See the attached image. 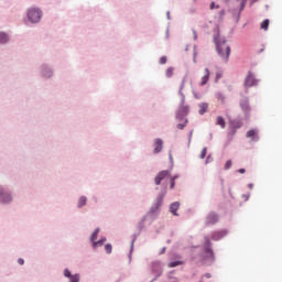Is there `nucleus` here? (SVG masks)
<instances>
[{
	"label": "nucleus",
	"instance_id": "f257e3e1",
	"mask_svg": "<svg viewBox=\"0 0 282 282\" xmlns=\"http://www.w3.org/2000/svg\"><path fill=\"white\" fill-rule=\"evenodd\" d=\"M204 248L200 249V245H192L189 247V258L191 262L195 264H202L203 267H212L216 262L215 251L213 250V242L208 236L204 237Z\"/></svg>",
	"mask_w": 282,
	"mask_h": 282
},
{
	"label": "nucleus",
	"instance_id": "aec40b11",
	"mask_svg": "<svg viewBox=\"0 0 282 282\" xmlns=\"http://www.w3.org/2000/svg\"><path fill=\"white\" fill-rule=\"evenodd\" d=\"M87 202H88L87 196H85V195L79 196V198L77 200V205H76L77 209H82L85 206H87Z\"/></svg>",
	"mask_w": 282,
	"mask_h": 282
},
{
	"label": "nucleus",
	"instance_id": "dca6fc26",
	"mask_svg": "<svg viewBox=\"0 0 282 282\" xmlns=\"http://www.w3.org/2000/svg\"><path fill=\"white\" fill-rule=\"evenodd\" d=\"M180 207L181 203L178 200L171 203L169 208L170 214H172L174 217H180V214L177 213Z\"/></svg>",
	"mask_w": 282,
	"mask_h": 282
},
{
	"label": "nucleus",
	"instance_id": "e2e57ef3",
	"mask_svg": "<svg viewBox=\"0 0 282 282\" xmlns=\"http://www.w3.org/2000/svg\"><path fill=\"white\" fill-rule=\"evenodd\" d=\"M194 40L196 41L198 39L197 32L193 29Z\"/></svg>",
	"mask_w": 282,
	"mask_h": 282
},
{
	"label": "nucleus",
	"instance_id": "f8f14e48",
	"mask_svg": "<svg viewBox=\"0 0 282 282\" xmlns=\"http://www.w3.org/2000/svg\"><path fill=\"white\" fill-rule=\"evenodd\" d=\"M171 176V171L170 170H162V171H160L158 174H156V176H155V178H154V182H155V185L156 186H162V182L165 180V178H167V177H170Z\"/></svg>",
	"mask_w": 282,
	"mask_h": 282
},
{
	"label": "nucleus",
	"instance_id": "ddd939ff",
	"mask_svg": "<svg viewBox=\"0 0 282 282\" xmlns=\"http://www.w3.org/2000/svg\"><path fill=\"white\" fill-rule=\"evenodd\" d=\"M246 138L251 139L252 142H258L260 140L258 128H251L246 132Z\"/></svg>",
	"mask_w": 282,
	"mask_h": 282
},
{
	"label": "nucleus",
	"instance_id": "f03ea898",
	"mask_svg": "<svg viewBox=\"0 0 282 282\" xmlns=\"http://www.w3.org/2000/svg\"><path fill=\"white\" fill-rule=\"evenodd\" d=\"M167 187H169L167 182H163L161 187L159 186L155 187V191H160V193L156 199L154 200V203L152 204V206H150V210H148V216H150V219H152L153 221H155L161 214L160 208L162 207L164 203V198L167 195Z\"/></svg>",
	"mask_w": 282,
	"mask_h": 282
},
{
	"label": "nucleus",
	"instance_id": "9b49d317",
	"mask_svg": "<svg viewBox=\"0 0 282 282\" xmlns=\"http://www.w3.org/2000/svg\"><path fill=\"white\" fill-rule=\"evenodd\" d=\"M63 276L65 279H68V282H80V273H72V271L68 268H65L63 271Z\"/></svg>",
	"mask_w": 282,
	"mask_h": 282
},
{
	"label": "nucleus",
	"instance_id": "c756f323",
	"mask_svg": "<svg viewBox=\"0 0 282 282\" xmlns=\"http://www.w3.org/2000/svg\"><path fill=\"white\" fill-rule=\"evenodd\" d=\"M240 15H241L240 11L237 12L236 9L232 10V18L235 19L236 23L239 22Z\"/></svg>",
	"mask_w": 282,
	"mask_h": 282
},
{
	"label": "nucleus",
	"instance_id": "79ce46f5",
	"mask_svg": "<svg viewBox=\"0 0 282 282\" xmlns=\"http://www.w3.org/2000/svg\"><path fill=\"white\" fill-rule=\"evenodd\" d=\"M209 8H210V10H214V9H219L220 6L216 4L215 1H212Z\"/></svg>",
	"mask_w": 282,
	"mask_h": 282
},
{
	"label": "nucleus",
	"instance_id": "c03bdc74",
	"mask_svg": "<svg viewBox=\"0 0 282 282\" xmlns=\"http://www.w3.org/2000/svg\"><path fill=\"white\" fill-rule=\"evenodd\" d=\"M169 160H170V163H171V169H173V166H174V159H173L172 152L169 153Z\"/></svg>",
	"mask_w": 282,
	"mask_h": 282
},
{
	"label": "nucleus",
	"instance_id": "f704fd0d",
	"mask_svg": "<svg viewBox=\"0 0 282 282\" xmlns=\"http://www.w3.org/2000/svg\"><path fill=\"white\" fill-rule=\"evenodd\" d=\"M144 228H145V224L144 223L139 221V224H137V230L139 231V234H142Z\"/></svg>",
	"mask_w": 282,
	"mask_h": 282
},
{
	"label": "nucleus",
	"instance_id": "603ef678",
	"mask_svg": "<svg viewBox=\"0 0 282 282\" xmlns=\"http://www.w3.org/2000/svg\"><path fill=\"white\" fill-rule=\"evenodd\" d=\"M175 181H174V178H171V181H170V188L173 191L174 188H175Z\"/></svg>",
	"mask_w": 282,
	"mask_h": 282
},
{
	"label": "nucleus",
	"instance_id": "4468645a",
	"mask_svg": "<svg viewBox=\"0 0 282 282\" xmlns=\"http://www.w3.org/2000/svg\"><path fill=\"white\" fill-rule=\"evenodd\" d=\"M228 235V230L227 229H223V230H216L212 234V240L213 241H220L223 240L226 236Z\"/></svg>",
	"mask_w": 282,
	"mask_h": 282
},
{
	"label": "nucleus",
	"instance_id": "cd10ccee",
	"mask_svg": "<svg viewBox=\"0 0 282 282\" xmlns=\"http://www.w3.org/2000/svg\"><path fill=\"white\" fill-rule=\"evenodd\" d=\"M141 236V232H134L132 234V241H130V246H132V248H134V243L138 240V238Z\"/></svg>",
	"mask_w": 282,
	"mask_h": 282
},
{
	"label": "nucleus",
	"instance_id": "a18cd8bd",
	"mask_svg": "<svg viewBox=\"0 0 282 282\" xmlns=\"http://www.w3.org/2000/svg\"><path fill=\"white\" fill-rule=\"evenodd\" d=\"M161 65H165L167 63V56H162L159 62Z\"/></svg>",
	"mask_w": 282,
	"mask_h": 282
},
{
	"label": "nucleus",
	"instance_id": "6e6552de",
	"mask_svg": "<svg viewBox=\"0 0 282 282\" xmlns=\"http://www.w3.org/2000/svg\"><path fill=\"white\" fill-rule=\"evenodd\" d=\"M40 76L44 79H51L54 76V68L46 63L40 66Z\"/></svg>",
	"mask_w": 282,
	"mask_h": 282
},
{
	"label": "nucleus",
	"instance_id": "6e6d98bb",
	"mask_svg": "<svg viewBox=\"0 0 282 282\" xmlns=\"http://www.w3.org/2000/svg\"><path fill=\"white\" fill-rule=\"evenodd\" d=\"M234 137H235L234 134L227 133V141L231 142L234 140Z\"/></svg>",
	"mask_w": 282,
	"mask_h": 282
},
{
	"label": "nucleus",
	"instance_id": "4be33fe9",
	"mask_svg": "<svg viewBox=\"0 0 282 282\" xmlns=\"http://www.w3.org/2000/svg\"><path fill=\"white\" fill-rule=\"evenodd\" d=\"M99 234H100V228L99 227L95 228L94 231L91 232L90 237H89L90 243H93L96 240H98Z\"/></svg>",
	"mask_w": 282,
	"mask_h": 282
},
{
	"label": "nucleus",
	"instance_id": "bf43d9fd",
	"mask_svg": "<svg viewBox=\"0 0 282 282\" xmlns=\"http://www.w3.org/2000/svg\"><path fill=\"white\" fill-rule=\"evenodd\" d=\"M226 14V11L225 9L220 10L219 11V18L223 19V17Z\"/></svg>",
	"mask_w": 282,
	"mask_h": 282
},
{
	"label": "nucleus",
	"instance_id": "7ed1b4c3",
	"mask_svg": "<svg viewBox=\"0 0 282 282\" xmlns=\"http://www.w3.org/2000/svg\"><path fill=\"white\" fill-rule=\"evenodd\" d=\"M185 100L186 98H181L180 106L175 111V120L180 122L176 128L181 131H183L189 122L187 117L191 112V108L188 105L185 106Z\"/></svg>",
	"mask_w": 282,
	"mask_h": 282
},
{
	"label": "nucleus",
	"instance_id": "6ab92c4d",
	"mask_svg": "<svg viewBox=\"0 0 282 282\" xmlns=\"http://www.w3.org/2000/svg\"><path fill=\"white\" fill-rule=\"evenodd\" d=\"M242 126L243 122L241 120L236 121L235 119L229 118V127L231 129H235L237 131L238 129H241Z\"/></svg>",
	"mask_w": 282,
	"mask_h": 282
},
{
	"label": "nucleus",
	"instance_id": "72a5a7b5",
	"mask_svg": "<svg viewBox=\"0 0 282 282\" xmlns=\"http://www.w3.org/2000/svg\"><path fill=\"white\" fill-rule=\"evenodd\" d=\"M167 78H172L174 75V67H169L165 73Z\"/></svg>",
	"mask_w": 282,
	"mask_h": 282
},
{
	"label": "nucleus",
	"instance_id": "e433bc0d",
	"mask_svg": "<svg viewBox=\"0 0 282 282\" xmlns=\"http://www.w3.org/2000/svg\"><path fill=\"white\" fill-rule=\"evenodd\" d=\"M231 165H232L231 159L227 160L225 165H224L225 171L230 170Z\"/></svg>",
	"mask_w": 282,
	"mask_h": 282
},
{
	"label": "nucleus",
	"instance_id": "473e14b6",
	"mask_svg": "<svg viewBox=\"0 0 282 282\" xmlns=\"http://www.w3.org/2000/svg\"><path fill=\"white\" fill-rule=\"evenodd\" d=\"M215 97H216L218 100H220L223 104H224L225 100H226L225 95H224L223 93H220V91H217L216 95H215Z\"/></svg>",
	"mask_w": 282,
	"mask_h": 282
},
{
	"label": "nucleus",
	"instance_id": "423d86ee",
	"mask_svg": "<svg viewBox=\"0 0 282 282\" xmlns=\"http://www.w3.org/2000/svg\"><path fill=\"white\" fill-rule=\"evenodd\" d=\"M43 10L40 8H30L26 11L28 21L33 24L40 23L43 18Z\"/></svg>",
	"mask_w": 282,
	"mask_h": 282
},
{
	"label": "nucleus",
	"instance_id": "052dcab7",
	"mask_svg": "<svg viewBox=\"0 0 282 282\" xmlns=\"http://www.w3.org/2000/svg\"><path fill=\"white\" fill-rule=\"evenodd\" d=\"M165 251H166V247H163V248L161 249V251H160V256L165 254Z\"/></svg>",
	"mask_w": 282,
	"mask_h": 282
},
{
	"label": "nucleus",
	"instance_id": "4d7b16f0",
	"mask_svg": "<svg viewBox=\"0 0 282 282\" xmlns=\"http://www.w3.org/2000/svg\"><path fill=\"white\" fill-rule=\"evenodd\" d=\"M237 173L245 174L246 173V169L245 167H240V169L237 170Z\"/></svg>",
	"mask_w": 282,
	"mask_h": 282
},
{
	"label": "nucleus",
	"instance_id": "680f3d73",
	"mask_svg": "<svg viewBox=\"0 0 282 282\" xmlns=\"http://www.w3.org/2000/svg\"><path fill=\"white\" fill-rule=\"evenodd\" d=\"M228 193H229L230 198H231V199H235V196L232 195V192H231V188H230V187H229V189H228Z\"/></svg>",
	"mask_w": 282,
	"mask_h": 282
},
{
	"label": "nucleus",
	"instance_id": "774afa93",
	"mask_svg": "<svg viewBox=\"0 0 282 282\" xmlns=\"http://www.w3.org/2000/svg\"><path fill=\"white\" fill-rule=\"evenodd\" d=\"M166 17H167L169 20H171V12L170 11L166 12Z\"/></svg>",
	"mask_w": 282,
	"mask_h": 282
},
{
	"label": "nucleus",
	"instance_id": "3c124183",
	"mask_svg": "<svg viewBox=\"0 0 282 282\" xmlns=\"http://www.w3.org/2000/svg\"><path fill=\"white\" fill-rule=\"evenodd\" d=\"M193 95H194V97L196 98V99H202V94H198V93H196L194 89H193Z\"/></svg>",
	"mask_w": 282,
	"mask_h": 282
},
{
	"label": "nucleus",
	"instance_id": "5fc2aeb1",
	"mask_svg": "<svg viewBox=\"0 0 282 282\" xmlns=\"http://www.w3.org/2000/svg\"><path fill=\"white\" fill-rule=\"evenodd\" d=\"M245 7H246V3L240 2V7H239V11L238 12L241 13L243 11Z\"/></svg>",
	"mask_w": 282,
	"mask_h": 282
},
{
	"label": "nucleus",
	"instance_id": "bb28decb",
	"mask_svg": "<svg viewBox=\"0 0 282 282\" xmlns=\"http://www.w3.org/2000/svg\"><path fill=\"white\" fill-rule=\"evenodd\" d=\"M141 236V232H134L132 234V241H130V246H132V248H134V243L138 240V238Z\"/></svg>",
	"mask_w": 282,
	"mask_h": 282
},
{
	"label": "nucleus",
	"instance_id": "2eb2a0df",
	"mask_svg": "<svg viewBox=\"0 0 282 282\" xmlns=\"http://www.w3.org/2000/svg\"><path fill=\"white\" fill-rule=\"evenodd\" d=\"M259 80L254 78L251 72H249L248 76L245 79V87L250 88V87L257 86Z\"/></svg>",
	"mask_w": 282,
	"mask_h": 282
},
{
	"label": "nucleus",
	"instance_id": "58836bf2",
	"mask_svg": "<svg viewBox=\"0 0 282 282\" xmlns=\"http://www.w3.org/2000/svg\"><path fill=\"white\" fill-rule=\"evenodd\" d=\"M209 80V76L208 75H205L203 78H202V82H200V86H205Z\"/></svg>",
	"mask_w": 282,
	"mask_h": 282
},
{
	"label": "nucleus",
	"instance_id": "2f4dec72",
	"mask_svg": "<svg viewBox=\"0 0 282 282\" xmlns=\"http://www.w3.org/2000/svg\"><path fill=\"white\" fill-rule=\"evenodd\" d=\"M133 251H134V247H133V243H132V245H130V252H128V263H130V264L132 262Z\"/></svg>",
	"mask_w": 282,
	"mask_h": 282
},
{
	"label": "nucleus",
	"instance_id": "a211bd4d",
	"mask_svg": "<svg viewBox=\"0 0 282 282\" xmlns=\"http://www.w3.org/2000/svg\"><path fill=\"white\" fill-rule=\"evenodd\" d=\"M11 36L7 32L0 31V44L6 45L10 43Z\"/></svg>",
	"mask_w": 282,
	"mask_h": 282
},
{
	"label": "nucleus",
	"instance_id": "393cba45",
	"mask_svg": "<svg viewBox=\"0 0 282 282\" xmlns=\"http://www.w3.org/2000/svg\"><path fill=\"white\" fill-rule=\"evenodd\" d=\"M198 107L200 108L198 113L200 116H204L208 111L209 105L207 102H202V104L198 105Z\"/></svg>",
	"mask_w": 282,
	"mask_h": 282
},
{
	"label": "nucleus",
	"instance_id": "09e8293b",
	"mask_svg": "<svg viewBox=\"0 0 282 282\" xmlns=\"http://www.w3.org/2000/svg\"><path fill=\"white\" fill-rule=\"evenodd\" d=\"M148 217H150V215H148V213H145V215H143V217H141V220H139V223L145 224Z\"/></svg>",
	"mask_w": 282,
	"mask_h": 282
},
{
	"label": "nucleus",
	"instance_id": "c9c22d12",
	"mask_svg": "<svg viewBox=\"0 0 282 282\" xmlns=\"http://www.w3.org/2000/svg\"><path fill=\"white\" fill-rule=\"evenodd\" d=\"M197 45H194V51H193V62L196 64L197 63Z\"/></svg>",
	"mask_w": 282,
	"mask_h": 282
},
{
	"label": "nucleus",
	"instance_id": "f3484780",
	"mask_svg": "<svg viewBox=\"0 0 282 282\" xmlns=\"http://www.w3.org/2000/svg\"><path fill=\"white\" fill-rule=\"evenodd\" d=\"M107 242V237L102 236L98 240L91 243L93 250H97L98 248H101Z\"/></svg>",
	"mask_w": 282,
	"mask_h": 282
},
{
	"label": "nucleus",
	"instance_id": "37998d69",
	"mask_svg": "<svg viewBox=\"0 0 282 282\" xmlns=\"http://www.w3.org/2000/svg\"><path fill=\"white\" fill-rule=\"evenodd\" d=\"M193 133H194V130H191V131L188 132V143H187V147H188V148H189L191 142H192Z\"/></svg>",
	"mask_w": 282,
	"mask_h": 282
},
{
	"label": "nucleus",
	"instance_id": "b1692460",
	"mask_svg": "<svg viewBox=\"0 0 282 282\" xmlns=\"http://www.w3.org/2000/svg\"><path fill=\"white\" fill-rule=\"evenodd\" d=\"M186 78H187V74L183 77L182 83H181V86H180V90H178V95H180V97L183 98V99H186V98H185V95H184V93H183V89H184L185 83H186Z\"/></svg>",
	"mask_w": 282,
	"mask_h": 282
},
{
	"label": "nucleus",
	"instance_id": "69168bd1",
	"mask_svg": "<svg viewBox=\"0 0 282 282\" xmlns=\"http://www.w3.org/2000/svg\"><path fill=\"white\" fill-rule=\"evenodd\" d=\"M206 279H212V274L210 273H205Z\"/></svg>",
	"mask_w": 282,
	"mask_h": 282
},
{
	"label": "nucleus",
	"instance_id": "a878e982",
	"mask_svg": "<svg viewBox=\"0 0 282 282\" xmlns=\"http://www.w3.org/2000/svg\"><path fill=\"white\" fill-rule=\"evenodd\" d=\"M216 124H217V126H220L221 129H225V127H226V121H225V119H224L221 116H219V117H217Z\"/></svg>",
	"mask_w": 282,
	"mask_h": 282
},
{
	"label": "nucleus",
	"instance_id": "a19ab883",
	"mask_svg": "<svg viewBox=\"0 0 282 282\" xmlns=\"http://www.w3.org/2000/svg\"><path fill=\"white\" fill-rule=\"evenodd\" d=\"M206 155H207V148H203L199 158H200L202 160H204V159L206 158Z\"/></svg>",
	"mask_w": 282,
	"mask_h": 282
},
{
	"label": "nucleus",
	"instance_id": "39448f33",
	"mask_svg": "<svg viewBox=\"0 0 282 282\" xmlns=\"http://www.w3.org/2000/svg\"><path fill=\"white\" fill-rule=\"evenodd\" d=\"M14 202L13 191L0 184V206L7 207Z\"/></svg>",
	"mask_w": 282,
	"mask_h": 282
},
{
	"label": "nucleus",
	"instance_id": "49530a36",
	"mask_svg": "<svg viewBox=\"0 0 282 282\" xmlns=\"http://www.w3.org/2000/svg\"><path fill=\"white\" fill-rule=\"evenodd\" d=\"M229 135H235L237 133L236 128H230L229 126V131L227 132Z\"/></svg>",
	"mask_w": 282,
	"mask_h": 282
},
{
	"label": "nucleus",
	"instance_id": "864d4df0",
	"mask_svg": "<svg viewBox=\"0 0 282 282\" xmlns=\"http://www.w3.org/2000/svg\"><path fill=\"white\" fill-rule=\"evenodd\" d=\"M18 264L23 267L25 264V260L23 258L18 259Z\"/></svg>",
	"mask_w": 282,
	"mask_h": 282
},
{
	"label": "nucleus",
	"instance_id": "13d9d810",
	"mask_svg": "<svg viewBox=\"0 0 282 282\" xmlns=\"http://www.w3.org/2000/svg\"><path fill=\"white\" fill-rule=\"evenodd\" d=\"M169 177H170V180L176 181L180 177V175L178 174H175V175L171 174V176H169Z\"/></svg>",
	"mask_w": 282,
	"mask_h": 282
},
{
	"label": "nucleus",
	"instance_id": "0eeeda50",
	"mask_svg": "<svg viewBox=\"0 0 282 282\" xmlns=\"http://www.w3.org/2000/svg\"><path fill=\"white\" fill-rule=\"evenodd\" d=\"M239 106L243 112L245 116V120L249 121L251 118V107H250V101L248 97H243L240 102Z\"/></svg>",
	"mask_w": 282,
	"mask_h": 282
},
{
	"label": "nucleus",
	"instance_id": "338daca9",
	"mask_svg": "<svg viewBox=\"0 0 282 282\" xmlns=\"http://www.w3.org/2000/svg\"><path fill=\"white\" fill-rule=\"evenodd\" d=\"M205 75H208V76H210V72H209V69L208 68H205Z\"/></svg>",
	"mask_w": 282,
	"mask_h": 282
},
{
	"label": "nucleus",
	"instance_id": "c85d7f7f",
	"mask_svg": "<svg viewBox=\"0 0 282 282\" xmlns=\"http://www.w3.org/2000/svg\"><path fill=\"white\" fill-rule=\"evenodd\" d=\"M269 24H270V20L269 19H264L261 24L260 28L264 31H267L269 29Z\"/></svg>",
	"mask_w": 282,
	"mask_h": 282
},
{
	"label": "nucleus",
	"instance_id": "0e129e2a",
	"mask_svg": "<svg viewBox=\"0 0 282 282\" xmlns=\"http://www.w3.org/2000/svg\"><path fill=\"white\" fill-rule=\"evenodd\" d=\"M230 143H231V141H228V140H227V141L225 142L224 148L226 149Z\"/></svg>",
	"mask_w": 282,
	"mask_h": 282
},
{
	"label": "nucleus",
	"instance_id": "8fccbe9b",
	"mask_svg": "<svg viewBox=\"0 0 282 282\" xmlns=\"http://www.w3.org/2000/svg\"><path fill=\"white\" fill-rule=\"evenodd\" d=\"M223 77V73L217 72L215 77V83H218V80Z\"/></svg>",
	"mask_w": 282,
	"mask_h": 282
},
{
	"label": "nucleus",
	"instance_id": "de8ad7c7",
	"mask_svg": "<svg viewBox=\"0 0 282 282\" xmlns=\"http://www.w3.org/2000/svg\"><path fill=\"white\" fill-rule=\"evenodd\" d=\"M241 198L245 199V202H248L249 198H250V192L246 193V194H242L241 195Z\"/></svg>",
	"mask_w": 282,
	"mask_h": 282
},
{
	"label": "nucleus",
	"instance_id": "412c9836",
	"mask_svg": "<svg viewBox=\"0 0 282 282\" xmlns=\"http://www.w3.org/2000/svg\"><path fill=\"white\" fill-rule=\"evenodd\" d=\"M163 144L164 142L162 139H155L154 154L161 153V151L163 150Z\"/></svg>",
	"mask_w": 282,
	"mask_h": 282
},
{
	"label": "nucleus",
	"instance_id": "1a4fd4ad",
	"mask_svg": "<svg viewBox=\"0 0 282 282\" xmlns=\"http://www.w3.org/2000/svg\"><path fill=\"white\" fill-rule=\"evenodd\" d=\"M150 271L152 272V274H155L154 276V281H158V279H160V276H162L164 269L162 265L161 261H153L152 265H150Z\"/></svg>",
	"mask_w": 282,
	"mask_h": 282
},
{
	"label": "nucleus",
	"instance_id": "9d476101",
	"mask_svg": "<svg viewBox=\"0 0 282 282\" xmlns=\"http://www.w3.org/2000/svg\"><path fill=\"white\" fill-rule=\"evenodd\" d=\"M218 221H219V215L216 212L212 210L208 213V215L205 218V226L207 227L215 226L218 224Z\"/></svg>",
	"mask_w": 282,
	"mask_h": 282
},
{
	"label": "nucleus",
	"instance_id": "7c9ffc66",
	"mask_svg": "<svg viewBox=\"0 0 282 282\" xmlns=\"http://www.w3.org/2000/svg\"><path fill=\"white\" fill-rule=\"evenodd\" d=\"M105 253L107 256H110L112 253V245L111 243H106L105 245Z\"/></svg>",
	"mask_w": 282,
	"mask_h": 282
},
{
	"label": "nucleus",
	"instance_id": "ea45409f",
	"mask_svg": "<svg viewBox=\"0 0 282 282\" xmlns=\"http://www.w3.org/2000/svg\"><path fill=\"white\" fill-rule=\"evenodd\" d=\"M213 162H214V158H213L212 153H209L206 158L205 164H209V163H213Z\"/></svg>",
	"mask_w": 282,
	"mask_h": 282
},
{
	"label": "nucleus",
	"instance_id": "5701e85b",
	"mask_svg": "<svg viewBox=\"0 0 282 282\" xmlns=\"http://www.w3.org/2000/svg\"><path fill=\"white\" fill-rule=\"evenodd\" d=\"M181 265H184V261H182V260H173V261L169 262V264H167L169 269H175Z\"/></svg>",
	"mask_w": 282,
	"mask_h": 282
},
{
	"label": "nucleus",
	"instance_id": "4c0bfd02",
	"mask_svg": "<svg viewBox=\"0 0 282 282\" xmlns=\"http://www.w3.org/2000/svg\"><path fill=\"white\" fill-rule=\"evenodd\" d=\"M173 274H175V270H172L169 272L167 274V279H170V281H177V278L176 276H173Z\"/></svg>",
	"mask_w": 282,
	"mask_h": 282
},
{
	"label": "nucleus",
	"instance_id": "20e7f679",
	"mask_svg": "<svg viewBox=\"0 0 282 282\" xmlns=\"http://www.w3.org/2000/svg\"><path fill=\"white\" fill-rule=\"evenodd\" d=\"M216 31H217V33L214 34V43H215V45H216V52H217V54H218L221 58H225L226 62H228L229 56H230V53H231V48H230L229 45H227V46H226V53H224L223 45L226 44L227 40H226L225 36H224L223 39H220L219 25H217Z\"/></svg>",
	"mask_w": 282,
	"mask_h": 282
}]
</instances>
